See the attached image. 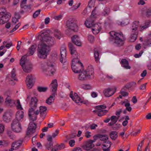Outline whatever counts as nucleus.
<instances>
[{
  "label": "nucleus",
  "instance_id": "17",
  "mask_svg": "<svg viewBox=\"0 0 151 151\" xmlns=\"http://www.w3.org/2000/svg\"><path fill=\"white\" fill-rule=\"evenodd\" d=\"M92 31L93 33L96 35L99 33L101 29V24L100 23L93 24L92 26Z\"/></svg>",
  "mask_w": 151,
  "mask_h": 151
},
{
  "label": "nucleus",
  "instance_id": "13",
  "mask_svg": "<svg viewBox=\"0 0 151 151\" xmlns=\"http://www.w3.org/2000/svg\"><path fill=\"white\" fill-rule=\"evenodd\" d=\"M12 129L14 132H20L22 131V127L19 122L14 120L11 124Z\"/></svg>",
  "mask_w": 151,
  "mask_h": 151
},
{
  "label": "nucleus",
  "instance_id": "58",
  "mask_svg": "<svg viewBox=\"0 0 151 151\" xmlns=\"http://www.w3.org/2000/svg\"><path fill=\"white\" fill-rule=\"evenodd\" d=\"M53 145V143L52 142H50V143L46 145V147L48 150L51 148Z\"/></svg>",
  "mask_w": 151,
  "mask_h": 151
},
{
  "label": "nucleus",
  "instance_id": "37",
  "mask_svg": "<svg viewBox=\"0 0 151 151\" xmlns=\"http://www.w3.org/2000/svg\"><path fill=\"white\" fill-rule=\"evenodd\" d=\"M81 88L84 90H90L92 88V86L89 84H83L81 86Z\"/></svg>",
  "mask_w": 151,
  "mask_h": 151
},
{
  "label": "nucleus",
  "instance_id": "35",
  "mask_svg": "<svg viewBox=\"0 0 151 151\" xmlns=\"http://www.w3.org/2000/svg\"><path fill=\"white\" fill-rule=\"evenodd\" d=\"M111 138L113 140H115L118 137L117 133L116 131H112L110 134Z\"/></svg>",
  "mask_w": 151,
  "mask_h": 151
},
{
  "label": "nucleus",
  "instance_id": "55",
  "mask_svg": "<svg viewBox=\"0 0 151 151\" xmlns=\"http://www.w3.org/2000/svg\"><path fill=\"white\" fill-rule=\"evenodd\" d=\"M140 129H137L136 131L133 132H132L131 133L132 135L134 136H135L137 134H139L140 132Z\"/></svg>",
  "mask_w": 151,
  "mask_h": 151
},
{
  "label": "nucleus",
  "instance_id": "15",
  "mask_svg": "<svg viewBox=\"0 0 151 151\" xmlns=\"http://www.w3.org/2000/svg\"><path fill=\"white\" fill-rule=\"evenodd\" d=\"M68 47L70 52V53L73 57L74 58H78L79 55L77 52L74 46L71 43L69 44Z\"/></svg>",
  "mask_w": 151,
  "mask_h": 151
},
{
  "label": "nucleus",
  "instance_id": "31",
  "mask_svg": "<svg viewBox=\"0 0 151 151\" xmlns=\"http://www.w3.org/2000/svg\"><path fill=\"white\" fill-rule=\"evenodd\" d=\"M130 22V20L129 19H125L122 22L118 21L117 24L122 26H124L128 25Z\"/></svg>",
  "mask_w": 151,
  "mask_h": 151
},
{
  "label": "nucleus",
  "instance_id": "6",
  "mask_svg": "<svg viewBox=\"0 0 151 151\" xmlns=\"http://www.w3.org/2000/svg\"><path fill=\"white\" fill-rule=\"evenodd\" d=\"M50 69L51 73L53 74L55 71V69L53 64H50L48 63H42L40 67V72L42 74L47 75L49 71V70Z\"/></svg>",
  "mask_w": 151,
  "mask_h": 151
},
{
  "label": "nucleus",
  "instance_id": "18",
  "mask_svg": "<svg viewBox=\"0 0 151 151\" xmlns=\"http://www.w3.org/2000/svg\"><path fill=\"white\" fill-rule=\"evenodd\" d=\"M95 142V140H90L86 142L85 144L83 145V147L85 150H90L94 147V145L93 144Z\"/></svg>",
  "mask_w": 151,
  "mask_h": 151
},
{
  "label": "nucleus",
  "instance_id": "14",
  "mask_svg": "<svg viewBox=\"0 0 151 151\" xmlns=\"http://www.w3.org/2000/svg\"><path fill=\"white\" fill-rule=\"evenodd\" d=\"M34 80L35 78L33 76L31 75L27 76L26 78V83L28 89H30L33 87L34 85Z\"/></svg>",
  "mask_w": 151,
  "mask_h": 151
},
{
  "label": "nucleus",
  "instance_id": "22",
  "mask_svg": "<svg viewBox=\"0 0 151 151\" xmlns=\"http://www.w3.org/2000/svg\"><path fill=\"white\" fill-rule=\"evenodd\" d=\"M22 144V142L17 141L13 142L12 144L11 148L9 149V151H13L14 150L17 149Z\"/></svg>",
  "mask_w": 151,
  "mask_h": 151
},
{
  "label": "nucleus",
  "instance_id": "38",
  "mask_svg": "<svg viewBox=\"0 0 151 151\" xmlns=\"http://www.w3.org/2000/svg\"><path fill=\"white\" fill-rule=\"evenodd\" d=\"M99 137V139L102 141H107L108 139V136L107 135L100 134Z\"/></svg>",
  "mask_w": 151,
  "mask_h": 151
},
{
  "label": "nucleus",
  "instance_id": "24",
  "mask_svg": "<svg viewBox=\"0 0 151 151\" xmlns=\"http://www.w3.org/2000/svg\"><path fill=\"white\" fill-rule=\"evenodd\" d=\"M0 17V24L3 25L6 23L9 20V16L8 14L1 15Z\"/></svg>",
  "mask_w": 151,
  "mask_h": 151
},
{
  "label": "nucleus",
  "instance_id": "23",
  "mask_svg": "<svg viewBox=\"0 0 151 151\" xmlns=\"http://www.w3.org/2000/svg\"><path fill=\"white\" fill-rule=\"evenodd\" d=\"M111 143L110 141L107 140L105 141L103 144L102 149L104 151H109Z\"/></svg>",
  "mask_w": 151,
  "mask_h": 151
},
{
  "label": "nucleus",
  "instance_id": "21",
  "mask_svg": "<svg viewBox=\"0 0 151 151\" xmlns=\"http://www.w3.org/2000/svg\"><path fill=\"white\" fill-rule=\"evenodd\" d=\"M71 39L73 42L76 46L79 47L81 46L82 42L80 40L78 36L76 35H74L72 37Z\"/></svg>",
  "mask_w": 151,
  "mask_h": 151
},
{
  "label": "nucleus",
  "instance_id": "25",
  "mask_svg": "<svg viewBox=\"0 0 151 151\" xmlns=\"http://www.w3.org/2000/svg\"><path fill=\"white\" fill-rule=\"evenodd\" d=\"M37 48V45L35 44H33L29 48L28 52L27 53V56L33 55L36 51Z\"/></svg>",
  "mask_w": 151,
  "mask_h": 151
},
{
  "label": "nucleus",
  "instance_id": "19",
  "mask_svg": "<svg viewBox=\"0 0 151 151\" xmlns=\"http://www.w3.org/2000/svg\"><path fill=\"white\" fill-rule=\"evenodd\" d=\"M115 91L113 88H108L105 89L103 91L104 96L106 97H109L113 95Z\"/></svg>",
  "mask_w": 151,
  "mask_h": 151
},
{
  "label": "nucleus",
  "instance_id": "57",
  "mask_svg": "<svg viewBox=\"0 0 151 151\" xmlns=\"http://www.w3.org/2000/svg\"><path fill=\"white\" fill-rule=\"evenodd\" d=\"M91 95L92 97L95 98L98 96L97 93L95 92H92L91 93Z\"/></svg>",
  "mask_w": 151,
  "mask_h": 151
},
{
  "label": "nucleus",
  "instance_id": "30",
  "mask_svg": "<svg viewBox=\"0 0 151 151\" xmlns=\"http://www.w3.org/2000/svg\"><path fill=\"white\" fill-rule=\"evenodd\" d=\"M14 101L11 100L9 96H8L6 99L5 103L6 105L12 106L14 105Z\"/></svg>",
  "mask_w": 151,
  "mask_h": 151
},
{
  "label": "nucleus",
  "instance_id": "60",
  "mask_svg": "<svg viewBox=\"0 0 151 151\" xmlns=\"http://www.w3.org/2000/svg\"><path fill=\"white\" fill-rule=\"evenodd\" d=\"M18 22V19L16 17H14L12 19V22L14 24Z\"/></svg>",
  "mask_w": 151,
  "mask_h": 151
},
{
  "label": "nucleus",
  "instance_id": "51",
  "mask_svg": "<svg viewBox=\"0 0 151 151\" xmlns=\"http://www.w3.org/2000/svg\"><path fill=\"white\" fill-rule=\"evenodd\" d=\"M146 15L148 17L151 16V7H149L146 12Z\"/></svg>",
  "mask_w": 151,
  "mask_h": 151
},
{
  "label": "nucleus",
  "instance_id": "11",
  "mask_svg": "<svg viewBox=\"0 0 151 151\" xmlns=\"http://www.w3.org/2000/svg\"><path fill=\"white\" fill-rule=\"evenodd\" d=\"M106 107L104 105H100L96 106V110L94 111L99 116H101L105 115L108 111V110H105Z\"/></svg>",
  "mask_w": 151,
  "mask_h": 151
},
{
  "label": "nucleus",
  "instance_id": "44",
  "mask_svg": "<svg viewBox=\"0 0 151 151\" xmlns=\"http://www.w3.org/2000/svg\"><path fill=\"white\" fill-rule=\"evenodd\" d=\"M8 14L5 8H2L0 9V15Z\"/></svg>",
  "mask_w": 151,
  "mask_h": 151
},
{
  "label": "nucleus",
  "instance_id": "47",
  "mask_svg": "<svg viewBox=\"0 0 151 151\" xmlns=\"http://www.w3.org/2000/svg\"><path fill=\"white\" fill-rule=\"evenodd\" d=\"M95 0H91L88 3V6L90 8H91L93 7L95 5Z\"/></svg>",
  "mask_w": 151,
  "mask_h": 151
},
{
  "label": "nucleus",
  "instance_id": "50",
  "mask_svg": "<svg viewBox=\"0 0 151 151\" xmlns=\"http://www.w3.org/2000/svg\"><path fill=\"white\" fill-rule=\"evenodd\" d=\"M75 141L74 139H71L69 142V144L71 147H73L75 145Z\"/></svg>",
  "mask_w": 151,
  "mask_h": 151
},
{
  "label": "nucleus",
  "instance_id": "64",
  "mask_svg": "<svg viewBox=\"0 0 151 151\" xmlns=\"http://www.w3.org/2000/svg\"><path fill=\"white\" fill-rule=\"evenodd\" d=\"M97 127V124H93L90 126V128L91 129H95L96 127Z\"/></svg>",
  "mask_w": 151,
  "mask_h": 151
},
{
  "label": "nucleus",
  "instance_id": "3",
  "mask_svg": "<svg viewBox=\"0 0 151 151\" xmlns=\"http://www.w3.org/2000/svg\"><path fill=\"white\" fill-rule=\"evenodd\" d=\"M39 114V112L37 110H35L34 109L32 108L29 109L28 115L30 122L29 124L26 134L27 136H30L35 132L36 125L33 122L36 120L37 115Z\"/></svg>",
  "mask_w": 151,
  "mask_h": 151
},
{
  "label": "nucleus",
  "instance_id": "61",
  "mask_svg": "<svg viewBox=\"0 0 151 151\" xmlns=\"http://www.w3.org/2000/svg\"><path fill=\"white\" fill-rule=\"evenodd\" d=\"M12 46V42H10L7 43L5 45V47L7 48V49H9Z\"/></svg>",
  "mask_w": 151,
  "mask_h": 151
},
{
  "label": "nucleus",
  "instance_id": "34",
  "mask_svg": "<svg viewBox=\"0 0 151 151\" xmlns=\"http://www.w3.org/2000/svg\"><path fill=\"white\" fill-rule=\"evenodd\" d=\"M64 147V145L63 144H61L60 145H56L54 146L52 149V151H57L58 150Z\"/></svg>",
  "mask_w": 151,
  "mask_h": 151
},
{
  "label": "nucleus",
  "instance_id": "63",
  "mask_svg": "<svg viewBox=\"0 0 151 151\" xmlns=\"http://www.w3.org/2000/svg\"><path fill=\"white\" fill-rule=\"evenodd\" d=\"M21 44V42L18 41L17 42V48L18 50H19L20 48Z\"/></svg>",
  "mask_w": 151,
  "mask_h": 151
},
{
  "label": "nucleus",
  "instance_id": "20",
  "mask_svg": "<svg viewBox=\"0 0 151 151\" xmlns=\"http://www.w3.org/2000/svg\"><path fill=\"white\" fill-rule=\"evenodd\" d=\"M70 96L76 103L79 104L82 102V100L76 93H75L73 95L72 93H70Z\"/></svg>",
  "mask_w": 151,
  "mask_h": 151
},
{
  "label": "nucleus",
  "instance_id": "28",
  "mask_svg": "<svg viewBox=\"0 0 151 151\" xmlns=\"http://www.w3.org/2000/svg\"><path fill=\"white\" fill-rule=\"evenodd\" d=\"M151 45V33L149 35V37L143 43V47L146 48L150 47Z\"/></svg>",
  "mask_w": 151,
  "mask_h": 151
},
{
  "label": "nucleus",
  "instance_id": "4",
  "mask_svg": "<svg viewBox=\"0 0 151 151\" xmlns=\"http://www.w3.org/2000/svg\"><path fill=\"white\" fill-rule=\"evenodd\" d=\"M78 78L81 81L90 79L93 77L94 72L92 66H88L86 70L81 71L78 73Z\"/></svg>",
  "mask_w": 151,
  "mask_h": 151
},
{
  "label": "nucleus",
  "instance_id": "8",
  "mask_svg": "<svg viewBox=\"0 0 151 151\" xmlns=\"http://www.w3.org/2000/svg\"><path fill=\"white\" fill-rule=\"evenodd\" d=\"M57 86L58 83L57 80L56 79L53 80L50 85L52 93L46 101V103L47 104L50 105L53 102L55 99V95L56 93Z\"/></svg>",
  "mask_w": 151,
  "mask_h": 151
},
{
  "label": "nucleus",
  "instance_id": "29",
  "mask_svg": "<svg viewBox=\"0 0 151 151\" xmlns=\"http://www.w3.org/2000/svg\"><path fill=\"white\" fill-rule=\"evenodd\" d=\"M122 66L126 69H130V67L129 65L128 61L126 59H122L121 61Z\"/></svg>",
  "mask_w": 151,
  "mask_h": 151
},
{
  "label": "nucleus",
  "instance_id": "2",
  "mask_svg": "<svg viewBox=\"0 0 151 151\" xmlns=\"http://www.w3.org/2000/svg\"><path fill=\"white\" fill-rule=\"evenodd\" d=\"M148 21L142 22L141 21L135 20L132 23L130 27L131 34L129 38V40L131 42H134L137 39L139 31L142 32L149 26Z\"/></svg>",
  "mask_w": 151,
  "mask_h": 151
},
{
  "label": "nucleus",
  "instance_id": "7",
  "mask_svg": "<svg viewBox=\"0 0 151 151\" xmlns=\"http://www.w3.org/2000/svg\"><path fill=\"white\" fill-rule=\"evenodd\" d=\"M109 34L111 37L114 39V42L117 45L121 46L123 45L124 38L122 33H117L112 31L110 32Z\"/></svg>",
  "mask_w": 151,
  "mask_h": 151
},
{
  "label": "nucleus",
  "instance_id": "26",
  "mask_svg": "<svg viewBox=\"0 0 151 151\" xmlns=\"http://www.w3.org/2000/svg\"><path fill=\"white\" fill-rule=\"evenodd\" d=\"M23 112L22 111H18L16 113V119L14 120L19 122L21 121L24 117Z\"/></svg>",
  "mask_w": 151,
  "mask_h": 151
},
{
  "label": "nucleus",
  "instance_id": "9",
  "mask_svg": "<svg viewBox=\"0 0 151 151\" xmlns=\"http://www.w3.org/2000/svg\"><path fill=\"white\" fill-rule=\"evenodd\" d=\"M20 64L25 72H30L32 68V65L28 62L26 55L22 57L20 60Z\"/></svg>",
  "mask_w": 151,
  "mask_h": 151
},
{
  "label": "nucleus",
  "instance_id": "10",
  "mask_svg": "<svg viewBox=\"0 0 151 151\" xmlns=\"http://www.w3.org/2000/svg\"><path fill=\"white\" fill-rule=\"evenodd\" d=\"M82 66L83 64L80 62L79 58L73 59L72 60L71 68L74 73H77L81 71Z\"/></svg>",
  "mask_w": 151,
  "mask_h": 151
},
{
  "label": "nucleus",
  "instance_id": "48",
  "mask_svg": "<svg viewBox=\"0 0 151 151\" xmlns=\"http://www.w3.org/2000/svg\"><path fill=\"white\" fill-rule=\"evenodd\" d=\"M20 25V23H18L16 25H15L14 27L13 28V29L10 32H13L16 31L19 27Z\"/></svg>",
  "mask_w": 151,
  "mask_h": 151
},
{
  "label": "nucleus",
  "instance_id": "62",
  "mask_svg": "<svg viewBox=\"0 0 151 151\" xmlns=\"http://www.w3.org/2000/svg\"><path fill=\"white\" fill-rule=\"evenodd\" d=\"M145 4L144 0H140L138 2V4L139 5H144Z\"/></svg>",
  "mask_w": 151,
  "mask_h": 151
},
{
  "label": "nucleus",
  "instance_id": "53",
  "mask_svg": "<svg viewBox=\"0 0 151 151\" xmlns=\"http://www.w3.org/2000/svg\"><path fill=\"white\" fill-rule=\"evenodd\" d=\"M4 130V125L2 124H0V133H3Z\"/></svg>",
  "mask_w": 151,
  "mask_h": 151
},
{
  "label": "nucleus",
  "instance_id": "52",
  "mask_svg": "<svg viewBox=\"0 0 151 151\" xmlns=\"http://www.w3.org/2000/svg\"><path fill=\"white\" fill-rule=\"evenodd\" d=\"M40 10H38L35 12L33 14V18H35L37 17L40 14Z\"/></svg>",
  "mask_w": 151,
  "mask_h": 151
},
{
  "label": "nucleus",
  "instance_id": "59",
  "mask_svg": "<svg viewBox=\"0 0 151 151\" xmlns=\"http://www.w3.org/2000/svg\"><path fill=\"white\" fill-rule=\"evenodd\" d=\"M143 53V51H141L139 54H136L135 55H134V57L136 58H139L142 55Z\"/></svg>",
  "mask_w": 151,
  "mask_h": 151
},
{
  "label": "nucleus",
  "instance_id": "33",
  "mask_svg": "<svg viewBox=\"0 0 151 151\" xmlns=\"http://www.w3.org/2000/svg\"><path fill=\"white\" fill-rule=\"evenodd\" d=\"M118 118L116 116H112L110 118L111 122L109 124V125L110 126H112L114 124H115L117 122Z\"/></svg>",
  "mask_w": 151,
  "mask_h": 151
},
{
  "label": "nucleus",
  "instance_id": "42",
  "mask_svg": "<svg viewBox=\"0 0 151 151\" xmlns=\"http://www.w3.org/2000/svg\"><path fill=\"white\" fill-rule=\"evenodd\" d=\"M88 40L89 42L93 43L94 41V37L92 35H89L88 36Z\"/></svg>",
  "mask_w": 151,
  "mask_h": 151
},
{
  "label": "nucleus",
  "instance_id": "41",
  "mask_svg": "<svg viewBox=\"0 0 151 151\" xmlns=\"http://www.w3.org/2000/svg\"><path fill=\"white\" fill-rule=\"evenodd\" d=\"M47 88L46 87H39L37 88V90L40 92H45L47 90Z\"/></svg>",
  "mask_w": 151,
  "mask_h": 151
},
{
  "label": "nucleus",
  "instance_id": "5",
  "mask_svg": "<svg viewBox=\"0 0 151 151\" xmlns=\"http://www.w3.org/2000/svg\"><path fill=\"white\" fill-rule=\"evenodd\" d=\"M99 7H96L92 12L90 18L87 19L85 22V24L86 27L88 28L92 27L93 26V23L95 20L99 18L100 14Z\"/></svg>",
  "mask_w": 151,
  "mask_h": 151
},
{
  "label": "nucleus",
  "instance_id": "39",
  "mask_svg": "<svg viewBox=\"0 0 151 151\" xmlns=\"http://www.w3.org/2000/svg\"><path fill=\"white\" fill-rule=\"evenodd\" d=\"M11 117V115L9 112H7L5 113L3 116L4 119L5 121L7 122V119L9 120Z\"/></svg>",
  "mask_w": 151,
  "mask_h": 151
},
{
  "label": "nucleus",
  "instance_id": "1",
  "mask_svg": "<svg viewBox=\"0 0 151 151\" xmlns=\"http://www.w3.org/2000/svg\"><path fill=\"white\" fill-rule=\"evenodd\" d=\"M62 36L60 32L58 30H55L48 35L46 32L42 33L39 37L42 38L43 41L40 42L38 45V57L41 59H46L50 51L51 47L55 43V38L60 40Z\"/></svg>",
  "mask_w": 151,
  "mask_h": 151
},
{
  "label": "nucleus",
  "instance_id": "40",
  "mask_svg": "<svg viewBox=\"0 0 151 151\" xmlns=\"http://www.w3.org/2000/svg\"><path fill=\"white\" fill-rule=\"evenodd\" d=\"M94 56L95 59V61L96 62L99 61V52L95 50L94 52Z\"/></svg>",
  "mask_w": 151,
  "mask_h": 151
},
{
  "label": "nucleus",
  "instance_id": "43",
  "mask_svg": "<svg viewBox=\"0 0 151 151\" xmlns=\"http://www.w3.org/2000/svg\"><path fill=\"white\" fill-rule=\"evenodd\" d=\"M110 9L109 8L105 7L104 9L103 12L102 13V15L104 16H106L108 15Z\"/></svg>",
  "mask_w": 151,
  "mask_h": 151
},
{
  "label": "nucleus",
  "instance_id": "49",
  "mask_svg": "<svg viewBox=\"0 0 151 151\" xmlns=\"http://www.w3.org/2000/svg\"><path fill=\"white\" fill-rule=\"evenodd\" d=\"M7 134L11 139H14L15 138V136L13 135L12 132L8 130L7 131Z\"/></svg>",
  "mask_w": 151,
  "mask_h": 151
},
{
  "label": "nucleus",
  "instance_id": "46",
  "mask_svg": "<svg viewBox=\"0 0 151 151\" xmlns=\"http://www.w3.org/2000/svg\"><path fill=\"white\" fill-rule=\"evenodd\" d=\"M10 77H11V81L13 80H16V74L15 73V71L13 70L12 72L10 75Z\"/></svg>",
  "mask_w": 151,
  "mask_h": 151
},
{
  "label": "nucleus",
  "instance_id": "12",
  "mask_svg": "<svg viewBox=\"0 0 151 151\" xmlns=\"http://www.w3.org/2000/svg\"><path fill=\"white\" fill-rule=\"evenodd\" d=\"M66 24L67 27L73 31H76L78 29V26L76 24V20L74 19L68 20Z\"/></svg>",
  "mask_w": 151,
  "mask_h": 151
},
{
  "label": "nucleus",
  "instance_id": "45",
  "mask_svg": "<svg viewBox=\"0 0 151 151\" xmlns=\"http://www.w3.org/2000/svg\"><path fill=\"white\" fill-rule=\"evenodd\" d=\"M122 104L123 106H124L126 107H127L128 106H130L129 102L127 100L122 101Z\"/></svg>",
  "mask_w": 151,
  "mask_h": 151
},
{
  "label": "nucleus",
  "instance_id": "27",
  "mask_svg": "<svg viewBox=\"0 0 151 151\" xmlns=\"http://www.w3.org/2000/svg\"><path fill=\"white\" fill-rule=\"evenodd\" d=\"M47 108L45 106H41L40 107V116L44 118L45 116L47 113Z\"/></svg>",
  "mask_w": 151,
  "mask_h": 151
},
{
  "label": "nucleus",
  "instance_id": "16",
  "mask_svg": "<svg viewBox=\"0 0 151 151\" xmlns=\"http://www.w3.org/2000/svg\"><path fill=\"white\" fill-rule=\"evenodd\" d=\"M61 58L60 59V62L63 64L66 61V48L65 47H62L60 50Z\"/></svg>",
  "mask_w": 151,
  "mask_h": 151
},
{
  "label": "nucleus",
  "instance_id": "54",
  "mask_svg": "<svg viewBox=\"0 0 151 151\" xmlns=\"http://www.w3.org/2000/svg\"><path fill=\"white\" fill-rule=\"evenodd\" d=\"M144 141L143 140L141 141V143H140L138 145L137 147V151H141V148L143 146Z\"/></svg>",
  "mask_w": 151,
  "mask_h": 151
},
{
  "label": "nucleus",
  "instance_id": "36",
  "mask_svg": "<svg viewBox=\"0 0 151 151\" xmlns=\"http://www.w3.org/2000/svg\"><path fill=\"white\" fill-rule=\"evenodd\" d=\"M14 104L16 106L17 109L21 110L23 109L19 100H18L15 101Z\"/></svg>",
  "mask_w": 151,
  "mask_h": 151
},
{
  "label": "nucleus",
  "instance_id": "32",
  "mask_svg": "<svg viewBox=\"0 0 151 151\" xmlns=\"http://www.w3.org/2000/svg\"><path fill=\"white\" fill-rule=\"evenodd\" d=\"M37 100L35 97H32L31 99L30 104L32 106L36 107L37 106Z\"/></svg>",
  "mask_w": 151,
  "mask_h": 151
},
{
  "label": "nucleus",
  "instance_id": "56",
  "mask_svg": "<svg viewBox=\"0 0 151 151\" xmlns=\"http://www.w3.org/2000/svg\"><path fill=\"white\" fill-rule=\"evenodd\" d=\"M27 0H23L22 1L21 4V7L23 8L24 7L26 4Z\"/></svg>",
  "mask_w": 151,
  "mask_h": 151
}]
</instances>
